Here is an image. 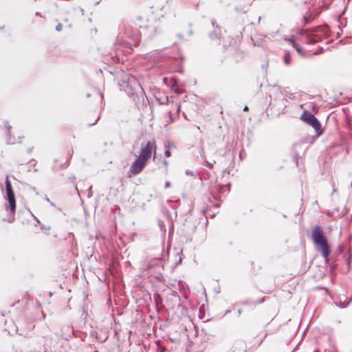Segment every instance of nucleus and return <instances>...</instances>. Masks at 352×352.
Returning a JSON list of instances; mask_svg holds the SVG:
<instances>
[{"label":"nucleus","instance_id":"nucleus-1","mask_svg":"<svg viewBox=\"0 0 352 352\" xmlns=\"http://www.w3.org/2000/svg\"><path fill=\"white\" fill-rule=\"evenodd\" d=\"M157 152V145L155 140L147 142L141 145L140 150L134 162L130 166L131 175L140 174L146 165L147 162L153 155L155 160Z\"/></svg>","mask_w":352,"mask_h":352},{"label":"nucleus","instance_id":"nucleus-2","mask_svg":"<svg viewBox=\"0 0 352 352\" xmlns=\"http://www.w3.org/2000/svg\"><path fill=\"white\" fill-rule=\"evenodd\" d=\"M311 239L316 250L320 252L325 261L328 262L331 250L324 232L320 226H316L314 228Z\"/></svg>","mask_w":352,"mask_h":352},{"label":"nucleus","instance_id":"nucleus-3","mask_svg":"<svg viewBox=\"0 0 352 352\" xmlns=\"http://www.w3.org/2000/svg\"><path fill=\"white\" fill-rule=\"evenodd\" d=\"M301 34L308 43L314 44L329 36V29L328 26L322 25L317 27L311 31L302 30Z\"/></svg>","mask_w":352,"mask_h":352},{"label":"nucleus","instance_id":"nucleus-4","mask_svg":"<svg viewBox=\"0 0 352 352\" xmlns=\"http://www.w3.org/2000/svg\"><path fill=\"white\" fill-rule=\"evenodd\" d=\"M125 38L122 41L123 45L127 48L124 52L130 53L131 46H137L140 41V34L139 31L133 29L131 26L126 28L124 30Z\"/></svg>","mask_w":352,"mask_h":352},{"label":"nucleus","instance_id":"nucleus-5","mask_svg":"<svg viewBox=\"0 0 352 352\" xmlns=\"http://www.w3.org/2000/svg\"><path fill=\"white\" fill-rule=\"evenodd\" d=\"M6 195L5 198L8 202V204L6 205V210L10 211V217L8 220L9 221H12L14 220V214L16 209V201L14 193L8 177H7L6 179Z\"/></svg>","mask_w":352,"mask_h":352},{"label":"nucleus","instance_id":"nucleus-6","mask_svg":"<svg viewBox=\"0 0 352 352\" xmlns=\"http://www.w3.org/2000/svg\"><path fill=\"white\" fill-rule=\"evenodd\" d=\"M300 119L311 126L318 135L322 133L319 120L310 112L305 111L301 115Z\"/></svg>","mask_w":352,"mask_h":352},{"label":"nucleus","instance_id":"nucleus-7","mask_svg":"<svg viewBox=\"0 0 352 352\" xmlns=\"http://www.w3.org/2000/svg\"><path fill=\"white\" fill-rule=\"evenodd\" d=\"M123 88H129L131 91H135L140 87V83L137 79L129 74L124 75L122 79Z\"/></svg>","mask_w":352,"mask_h":352},{"label":"nucleus","instance_id":"nucleus-8","mask_svg":"<svg viewBox=\"0 0 352 352\" xmlns=\"http://www.w3.org/2000/svg\"><path fill=\"white\" fill-rule=\"evenodd\" d=\"M160 53L157 52H154L151 54H150L148 56V59L149 61L153 63V67H160L161 65L158 63V60L160 59Z\"/></svg>","mask_w":352,"mask_h":352},{"label":"nucleus","instance_id":"nucleus-9","mask_svg":"<svg viewBox=\"0 0 352 352\" xmlns=\"http://www.w3.org/2000/svg\"><path fill=\"white\" fill-rule=\"evenodd\" d=\"M350 301L351 299L348 300V298L343 295L339 297L338 301H335V305L340 308H345L349 305Z\"/></svg>","mask_w":352,"mask_h":352},{"label":"nucleus","instance_id":"nucleus-10","mask_svg":"<svg viewBox=\"0 0 352 352\" xmlns=\"http://www.w3.org/2000/svg\"><path fill=\"white\" fill-rule=\"evenodd\" d=\"M288 41L292 44V45L296 50L297 52L302 56H305V54L302 50V47L298 45L296 41L293 38H289Z\"/></svg>","mask_w":352,"mask_h":352},{"label":"nucleus","instance_id":"nucleus-11","mask_svg":"<svg viewBox=\"0 0 352 352\" xmlns=\"http://www.w3.org/2000/svg\"><path fill=\"white\" fill-rule=\"evenodd\" d=\"M171 146H173V143H170V142H167L165 144V152H164V155H166V157H170L171 154H170V148Z\"/></svg>","mask_w":352,"mask_h":352},{"label":"nucleus","instance_id":"nucleus-12","mask_svg":"<svg viewBox=\"0 0 352 352\" xmlns=\"http://www.w3.org/2000/svg\"><path fill=\"white\" fill-rule=\"evenodd\" d=\"M284 63L285 65H288L291 63V54L289 52H285L283 56Z\"/></svg>","mask_w":352,"mask_h":352},{"label":"nucleus","instance_id":"nucleus-13","mask_svg":"<svg viewBox=\"0 0 352 352\" xmlns=\"http://www.w3.org/2000/svg\"><path fill=\"white\" fill-rule=\"evenodd\" d=\"M56 30L58 32L62 30V25L58 23L56 27Z\"/></svg>","mask_w":352,"mask_h":352},{"label":"nucleus","instance_id":"nucleus-14","mask_svg":"<svg viewBox=\"0 0 352 352\" xmlns=\"http://www.w3.org/2000/svg\"><path fill=\"white\" fill-rule=\"evenodd\" d=\"M170 186V183L169 182H168V181H167V182H165V188H169Z\"/></svg>","mask_w":352,"mask_h":352},{"label":"nucleus","instance_id":"nucleus-15","mask_svg":"<svg viewBox=\"0 0 352 352\" xmlns=\"http://www.w3.org/2000/svg\"><path fill=\"white\" fill-rule=\"evenodd\" d=\"M10 130H11V126H7V131H8V133L9 134H10Z\"/></svg>","mask_w":352,"mask_h":352},{"label":"nucleus","instance_id":"nucleus-16","mask_svg":"<svg viewBox=\"0 0 352 352\" xmlns=\"http://www.w3.org/2000/svg\"><path fill=\"white\" fill-rule=\"evenodd\" d=\"M207 164L210 168H212L213 166V163H209L208 162H207Z\"/></svg>","mask_w":352,"mask_h":352},{"label":"nucleus","instance_id":"nucleus-17","mask_svg":"<svg viewBox=\"0 0 352 352\" xmlns=\"http://www.w3.org/2000/svg\"><path fill=\"white\" fill-rule=\"evenodd\" d=\"M186 175H192V173L190 170H186Z\"/></svg>","mask_w":352,"mask_h":352},{"label":"nucleus","instance_id":"nucleus-18","mask_svg":"<svg viewBox=\"0 0 352 352\" xmlns=\"http://www.w3.org/2000/svg\"><path fill=\"white\" fill-rule=\"evenodd\" d=\"M164 164H165V166H167L168 165V162L166 160H164Z\"/></svg>","mask_w":352,"mask_h":352},{"label":"nucleus","instance_id":"nucleus-19","mask_svg":"<svg viewBox=\"0 0 352 352\" xmlns=\"http://www.w3.org/2000/svg\"><path fill=\"white\" fill-rule=\"evenodd\" d=\"M304 19H305V23H308V19L307 18H305Z\"/></svg>","mask_w":352,"mask_h":352},{"label":"nucleus","instance_id":"nucleus-20","mask_svg":"<svg viewBox=\"0 0 352 352\" xmlns=\"http://www.w3.org/2000/svg\"><path fill=\"white\" fill-rule=\"evenodd\" d=\"M248 109V107L247 106H246V107H245V108H244V111H247Z\"/></svg>","mask_w":352,"mask_h":352},{"label":"nucleus","instance_id":"nucleus-21","mask_svg":"<svg viewBox=\"0 0 352 352\" xmlns=\"http://www.w3.org/2000/svg\"><path fill=\"white\" fill-rule=\"evenodd\" d=\"M9 142L11 143V144H13L14 142H12L10 140H9Z\"/></svg>","mask_w":352,"mask_h":352}]
</instances>
